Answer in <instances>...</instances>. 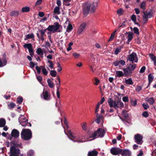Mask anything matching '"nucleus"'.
<instances>
[{"mask_svg":"<svg viewBox=\"0 0 156 156\" xmlns=\"http://www.w3.org/2000/svg\"><path fill=\"white\" fill-rule=\"evenodd\" d=\"M98 6V4L97 2H93L92 3H85L83 5V10L84 16H87L90 11L91 14L94 12L96 7Z\"/></svg>","mask_w":156,"mask_h":156,"instance_id":"nucleus-1","label":"nucleus"},{"mask_svg":"<svg viewBox=\"0 0 156 156\" xmlns=\"http://www.w3.org/2000/svg\"><path fill=\"white\" fill-rule=\"evenodd\" d=\"M11 145H13L10 148V153H11L9 156H19L20 154V150L19 149H16L18 144L14 140H12L10 142Z\"/></svg>","mask_w":156,"mask_h":156,"instance_id":"nucleus-2","label":"nucleus"},{"mask_svg":"<svg viewBox=\"0 0 156 156\" xmlns=\"http://www.w3.org/2000/svg\"><path fill=\"white\" fill-rule=\"evenodd\" d=\"M22 139L25 140H30L32 138V133L30 129H23L21 133Z\"/></svg>","mask_w":156,"mask_h":156,"instance_id":"nucleus-3","label":"nucleus"},{"mask_svg":"<svg viewBox=\"0 0 156 156\" xmlns=\"http://www.w3.org/2000/svg\"><path fill=\"white\" fill-rule=\"evenodd\" d=\"M65 125L67 129V134L65 132V133L67 135L69 139L75 142H77L78 143L83 142L81 139L80 140L79 139V136H76L73 135L71 131L68 129L69 127L68 124Z\"/></svg>","mask_w":156,"mask_h":156,"instance_id":"nucleus-4","label":"nucleus"},{"mask_svg":"<svg viewBox=\"0 0 156 156\" xmlns=\"http://www.w3.org/2000/svg\"><path fill=\"white\" fill-rule=\"evenodd\" d=\"M60 26V25L58 22H55L53 25L49 26L47 29L48 31L52 32V33H55L58 30Z\"/></svg>","mask_w":156,"mask_h":156,"instance_id":"nucleus-5","label":"nucleus"},{"mask_svg":"<svg viewBox=\"0 0 156 156\" xmlns=\"http://www.w3.org/2000/svg\"><path fill=\"white\" fill-rule=\"evenodd\" d=\"M127 59L131 61L132 63H137L138 61L137 55L135 52H133L131 54L128 55Z\"/></svg>","mask_w":156,"mask_h":156,"instance_id":"nucleus-6","label":"nucleus"},{"mask_svg":"<svg viewBox=\"0 0 156 156\" xmlns=\"http://www.w3.org/2000/svg\"><path fill=\"white\" fill-rule=\"evenodd\" d=\"M122 149L116 147H112L110 150L111 153L113 155H116L120 154Z\"/></svg>","mask_w":156,"mask_h":156,"instance_id":"nucleus-7","label":"nucleus"},{"mask_svg":"<svg viewBox=\"0 0 156 156\" xmlns=\"http://www.w3.org/2000/svg\"><path fill=\"white\" fill-rule=\"evenodd\" d=\"M122 69L123 71L125 76H131L132 75L133 72L130 70L129 68H122Z\"/></svg>","mask_w":156,"mask_h":156,"instance_id":"nucleus-8","label":"nucleus"},{"mask_svg":"<svg viewBox=\"0 0 156 156\" xmlns=\"http://www.w3.org/2000/svg\"><path fill=\"white\" fill-rule=\"evenodd\" d=\"M135 142L138 144H140L142 143L141 142L143 136L140 135L139 134H137L135 135L134 136Z\"/></svg>","mask_w":156,"mask_h":156,"instance_id":"nucleus-9","label":"nucleus"},{"mask_svg":"<svg viewBox=\"0 0 156 156\" xmlns=\"http://www.w3.org/2000/svg\"><path fill=\"white\" fill-rule=\"evenodd\" d=\"M122 156H131V152L128 149H122L120 154Z\"/></svg>","mask_w":156,"mask_h":156,"instance_id":"nucleus-10","label":"nucleus"},{"mask_svg":"<svg viewBox=\"0 0 156 156\" xmlns=\"http://www.w3.org/2000/svg\"><path fill=\"white\" fill-rule=\"evenodd\" d=\"M43 97L44 99L49 100L50 99V94L47 90L44 91L42 93Z\"/></svg>","mask_w":156,"mask_h":156,"instance_id":"nucleus-11","label":"nucleus"},{"mask_svg":"<svg viewBox=\"0 0 156 156\" xmlns=\"http://www.w3.org/2000/svg\"><path fill=\"white\" fill-rule=\"evenodd\" d=\"M19 132L16 129H14L12 130L11 133V136L12 137L15 138H18L19 136Z\"/></svg>","mask_w":156,"mask_h":156,"instance_id":"nucleus-12","label":"nucleus"},{"mask_svg":"<svg viewBox=\"0 0 156 156\" xmlns=\"http://www.w3.org/2000/svg\"><path fill=\"white\" fill-rule=\"evenodd\" d=\"M98 132V136L103 137L105 134V131L102 128H98L97 130Z\"/></svg>","mask_w":156,"mask_h":156,"instance_id":"nucleus-13","label":"nucleus"},{"mask_svg":"<svg viewBox=\"0 0 156 156\" xmlns=\"http://www.w3.org/2000/svg\"><path fill=\"white\" fill-rule=\"evenodd\" d=\"M144 15L143 17L145 18H150L152 16V12L151 10L149 11L147 13H146L144 12H143Z\"/></svg>","mask_w":156,"mask_h":156,"instance_id":"nucleus-14","label":"nucleus"},{"mask_svg":"<svg viewBox=\"0 0 156 156\" xmlns=\"http://www.w3.org/2000/svg\"><path fill=\"white\" fill-rule=\"evenodd\" d=\"M86 24L85 23H83L80 26L78 30V33L79 34H80L81 32L83 31L84 29L86 27Z\"/></svg>","mask_w":156,"mask_h":156,"instance_id":"nucleus-15","label":"nucleus"},{"mask_svg":"<svg viewBox=\"0 0 156 156\" xmlns=\"http://www.w3.org/2000/svg\"><path fill=\"white\" fill-rule=\"evenodd\" d=\"M148 84L147 87L146 88H147V87L150 85L151 83L152 82L153 80H154V77L153 74L151 73H150L148 76Z\"/></svg>","mask_w":156,"mask_h":156,"instance_id":"nucleus-16","label":"nucleus"},{"mask_svg":"<svg viewBox=\"0 0 156 156\" xmlns=\"http://www.w3.org/2000/svg\"><path fill=\"white\" fill-rule=\"evenodd\" d=\"M136 67V65L134 63H130L128 66L127 67L129 68L130 70L133 72V71L135 69Z\"/></svg>","mask_w":156,"mask_h":156,"instance_id":"nucleus-17","label":"nucleus"},{"mask_svg":"<svg viewBox=\"0 0 156 156\" xmlns=\"http://www.w3.org/2000/svg\"><path fill=\"white\" fill-rule=\"evenodd\" d=\"M98 152L95 150H93L88 152V156H97Z\"/></svg>","mask_w":156,"mask_h":156,"instance_id":"nucleus-18","label":"nucleus"},{"mask_svg":"<svg viewBox=\"0 0 156 156\" xmlns=\"http://www.w3.org/2000/svg\"><path fill=\"white\" fill-rule=\"evenodd\" d=\"M116 76L119 77L125 76L124 72L121 71H116Z\"/></svg>","mask_w":156,"mask_h":156,"instance_id":"nucleus-19","label":"nucleus"},{"mask_svg":"<svg viewBox=\"0 0 156 156\" xmlns=\"http://www.w3.org/2000/svg\"><path fill=\"white\" fill-rule=\"evenodd\" d=\"M2 61L3 62H2V60L0 58V67L5 66L7 63V61L5 58H3Z\"/></svg>","mask_w":156,"mask_h":156,"instance_id":"nucleus-20","label":"nucleus"},{"mask_svg":"<svg viewBox=\"0 0 156 156\" xmlns=\"http://www.w3.org/2000/svg\"><path fill=\"white\" fill-rule=\"evenodd\" d=\"M120 101L119 100H117L114 101V108L115 109H117V108H119V105L120 102Z\"/></svg>","mask_w":156,"mask_h":156,"instance_id":"nucleus-21","label":"nucleus"},{"mask_svg":"<svg viewBox=\"0 0 156 156\" xmlns=\"http://www.w3.org/2000/svg\"><path fill=\"white\" fill-rule=\"evenodd\" d=\"M7 105L8 108L10 110H12L16 106V104L12 102L8 103Z\"/></svg>","mask_w":156,"mask_h":156,"instance_id":"nucleus-22","label":"nucleus"},{"mask_svg":"<svg viewBox=\"0 0 156 156\" xmlns=\"http://www.w3.org/2000/svg\"><path fill=\"white\" fill-rule=\"evenodd\" d=\"M146 101L148 102L151 105H153L154 103L155 102V101L152 97L147 98H146Z\"/></svg>","mask_w":156,"mask_h":156,"instance_id":"nucleus-23","label":"nucleus"},{"mask_svg":"<svg viewBox=\"0 0 156 156\" xmlns=\"http://www.w3.org/2000/svg\"><path fill=\"white\" fill-rule=\"evenodd\" d=\"M34 36L33 33L31 34H28L25 35V37L24 38V40H27L28 39L30 38H34Z\"/></svg>","mask_w":156,"mask_h":156,"instance_id":"nucleus-24","label":"nucleus"},{"mask_svg":"<svg viewBox=\"0 0 156 156\" xmlns=\"http://www.w3.org/2000/svg\"><path fill=\"white\" fill-rule=\"evenodd\" d=\"M19 15V12L17 11H13L11 12L10 13V16H12L16 17Z\"/></svg>","mask_w":156,"mask_h":156,"instance_id":"nucleus-25","label":"nucleus"},{"mask_svg":"<svg viewBox=\"0 0 156 156\" xmlns=\"http://www.w3.org/2000/svg\"><path fill=\"white\" fill-rule=\"evenodd\" d=\"M149 55L152 60L153 61L154 65L156 66V57L153 54H150Z\"/></svg>","mask_w":156,"mask_h":156,"instance_id":"nucleus-26","label":"nucleus"},{"mask_svg":"<svg viewBox=\"0 0 156 156\" xmlns=\"http://www.w3.org/2000/svg\"><path fill=\"white\" fill-rule=\"evenodd\" d=\"M108 103L110 107H114V101L111 98H109L108 99Z\"/></svg>","mask_w":156,"mask_h":156,"instance_id":"nucleus-27","label":"nucleus"},{"mask_svg":"<svg viewBox=\"0 0 156 156\" xmlns=\"http://www.w3.org/2000/svg\"><path fill=\"white\" fill-rule=\"evenodd\" d=\"M6 123L5 120L3 119H0V127H2L5 126Z\"/></svg>","mask_w":156,"mask_h":156,"instance_id":"nucleus-28","label":"nucleus"},{"mask_svg":"<svg viewBox=\"0 0 156 156\" xmlns=\"http://www.w3.org/2000/svg\"><path fill=\"white\" fill-rule=\"evenodd\" d=\"M125 83L127 85H131L133 84L131 78H129L128 79H126L125 81Z\"/></svg>","mask_w":156,"mask_h":156,"instance_id":"nucleus-29","label":"nucleus"},{"mask_svg":"<svg viewBox=\"0 0 156 156\" xmlns=\"http://www.w3.org/2000/svg\"><path fill=\"white\" fill-rule=\"evenodd\" d=\"M53 12L55 14H57L58 15L60 14V12L59 7L58 6L55 7L54 9Z\"/></svg>","mask_w":156,"mask_h":156,"instance_id":"nucleus-30","label":"nucleus"},{"mask_svg":"<svg viewBox=\"0 0 156 156\" xmlns=\"http://www.w3.org/2000/svg\"><path fill=\"white\" fill-rule=\"evenodd\" d=\"M36 52L38 55L40 56H42L43 55V52L41 48H39L37 49Z\"/></svg>","mask_w":156,"mask_h":156,"instance_id":"nucleus-31","label":"nucleus"},{"mask_svg":"<svg viewBox=\"0 0 156 156\" xmlns=\"http://www.w3.org/2000/svg\"><path fill=\"white\" fill-rule=\"evenodd\" d=\"M47 81L48 85L50 88H52L54 87V83L51 81V79L49 78L48 79Z\"/></svg>","mask_w":156,"mask_h":156,"instance_id":"nucleus-32","label":"nucleus"},{"mask_svg":"<svg viewBox=\"0 0 156 156\" xmlns=\"http://www.w3.org/2000/svg\"><path fill=\"white\" fill-rule=\"evenodd\" d=\"M27 120H26L24 121H20L19 119V122L23 126L25 127L26 126L27 123Z\"/></svg>","mask_w":156,"mask_h":156,"instance_id":"nucleus-33","label":"nucleus"},{"mask_svg":"<svg viewBox=\"0 0 156 156\" xmlns=\"http://www.w3.org/2000/svg\"><path fill=\"white\" fill-rule=\"evenodd\" d=\"M40 67H41V68H43L42 70V72L43 74L45 76L47 75L48 73V72L47 70L45 68L44 66H40Z\"/></svg>","mask_w":156,"mask_h":156,"instance_id":"nucleus-34","label":"nucleus"},{"mask_svg":"<svg viewBox=\"0 0 156 156\" xmlns=\"http://www.w3.org/2000/svg\"><path fill=\"white\" fill-rule=\"evenodd\" d=\"M122 114L123 117L125 118H128V114L126 110H123L122 112Z\"/></svg>","mask_w":156,"mask_h":156,"instance_id":"nucleus-35","label":"nucleus"},{"mask_svg":"<svg viewBox=\"0 0 156 156\" xmlns=\"http://www.w3.org/2000/svg\"><path fill=\"white\" fill-rule=\"evenodd\" d=\"M133 34L131 32H129V34L127 36V38L129 41H131L133 38Z\"/></svg>","mask_w":156,"mask_h":156,"instance_id":"nucleus-36","label":"nucleus"},{"mask_svg":"<svg viewBox=\"0 0 156 156\" xmlns=\"http://www.w3.org/2000/svg\"><path fill=\"white\" fill-rule=\"evenodd\" d=\"M30 10V8L29 7H23L22 9V12H27L29 11Z\"/></svg>","mask_w":156,"mask_h":156,"instance_id":"nucleus-37","label":"nucleus"},{"mask_svg":"<svg viewBox=\"0 0 156 156\" xmlns=\"http://www.w3.org/2000/svg\"><path fill=\"white\" fill-rule=\"evenodd\" d=\"M23 47L25 48H27L29 50L32 47V45L31 43L26 44L23 45Z\"/></svg>","mask_w":156,"mask_h":156,"instance_id":"nucleus-38","label":"nucleus"},{"mask_svg":"<svg viewBox=\"0 0 156 156\" xmlns=\"http://www.w3.org/2000/svg\"><path fill=\"white\" fill-rule=\"evenodd\" d=\"M50 75L52 77H55L57 75V72L55 70H51L50 71Z\"/></svg>","mask_w":156,"mask_h":156,"instance_id":"nucleus-39","label":"nucleus"},{"mask_svg":"<svg viewBox=\"0 0 156 156\" xmlns=\"http://www.w3.org/2000/svg\"><path fill=\"white\" fill-rule=\"evenodd\" d=\"M73 29V26L71 23H69L67 27L66 31L69 32L71 31Z\"/></svg>","mask_w":156,"mask_h":156,"instance_id":"nucleus-40","label":"nucleus"},{"mask_svg":"<svg viewBox=\"0 0 156 156\" xmlns=\"http://www.w3.org/2000/svg\"><path fill=\"white\" fill-rule=\"evenodd\" d=\"M145 2L143 1L142 2L140 5V8L143 10H145L146 9L145 5H146Z\"/></svg>","mask_w":156,"mask_h":156,"instance_id":"nucleus-41","label":"nucleus"},{"mask_svg":"<svg viewBox=\"0 0 156 156\" xmlns=\"http://www.w3.org/2000/svg\"><path fill=\"white\" fill-rule=\"evenodd\" d=\"M98 132L97 131H95L94 133L92 134L91 136H90V138H93L94 139H95L96 138V136L98 135Z\"/></svg>","mask_w":156,"mask_h":156,"instance_id":"nucleus-42","label":"nucleus"},{"mask_svg":"<svg viewBox=\"0 0 156 156\" xmlns=\"http://www.w3.org/2000/svg\"><path fill=\"white\" fill-rule=\"evenodd\" d=\"M122 48V46L120 47L119 48H116L115 51V54L116 55L118 54V53L121 51V49Z\"/></svg>","mask_w":156,"mask_h":156,"instance_id":"nucleus-43","label":"nucleus"},{"mask_svg":"<svg viewBox=\"0 0 156 156\" xmlns=\"http://www.w3.org/2000/svg\"><path fill=\"white\" fill-rule=\"evenodd\" d=\"M23 101V98L21 96H19L17 98V103L19 104H21L22 103Z\"/></svg>","mask_w":156,"mask_h":156,"instance_id":"nucleus-44","label":"nucleus"},{"mask_svg":"<svg viewBox=\"0 0 156 156\" xmlns=\"http://www.w3.org/2000/svg\"><path fill=\"white\" fill-rule=\"evenodd\" d=\"M57 79L58 81V83H56V87H57V90H59V88L60 87V85H61V83H60V79L58 77Z\"/></svg>","mask_w":156,"mask_h":156,"instance_id":"nucleus-45","label":"nucleus"},{"mask_svg":"<svg viewBox=\"0 0 156 156\" xmlns=\"http://www.w3.org/2000/svg\"><path fill=\"white\" fill-rule=\"evenodd\" d=\"M133 30L134 31V33L138 35H139V30L136 27H134L133 29Z\"/></svg>","mask_w":156,"mask_h":156,"instance_id":"nucleus-46","label":"nucleus"},{"mask_svg":"<svg viewBox=\"0 0 156 156\" xmlns=\"http://www.w3.org/2000/svg\"><path fill=\"white\" fill-rule=\"evenodd\" d=\"M130 101L132 105L135 106L137 104L136 100L134 101L133 99H131Z\"/></svg>","mask_w":156,"mask_h":156,"instance_id":"nucleus-47","label":"nucleus"},{"mask_svg":"<svg viewBox=\"0 0 156 156\" xmlns=\"http://www.w3.org/2000/svg\"><path fill=\"white\" fill-rule=\"evenodd\" d=\"M34 151L33 150H30L27 153V156H33L34 154Z\"/></svg>","mask_w":156,"mask_h":156,"instance_id":"nucleus-48","label":"nucleus"},{"mask_svg":"<svg viewBox=\"0 0 156 156\" xmlns=\"http://www.w3.org/2000/svg\"><path fill=\"white\" fill-rule=\"evenodd\" d=\"M48 62L50 64L49 67L51 69H53L54 68V64L50 60H48Z\"/></svg>","mask_w":156,"mask_h":156,"instance_id":"nucleus-49","label":"nucleus"},{"mask_svg":"<svg viewBox=\"0 0 156 156\" xmlns=\"http://www.w3.org/2000/svg\"><path fill=\"white\" fill-rule=\"evenodd\" d=\"M73 55L75 58H78L80 56V54L77 52H74L73 53Z\"/></svg>","mask_w":156,"mask_h":156,"instance_id":"nucleus-50","label":"nucleus"},{"mask_svg":"<svg viewBox=\"0 0 156 156\" xmlns=\"http://www.w3.org/2000/svg\"><path fill=\"white\" fill-rule=\"evenodd\" d=\"M57 67L58 68L57 69V71L58 72H60L62 70L61 66L60 64L58 62H57Z\"/></svg>","mask_w":156,"mask_h":156,"instance_id":"nucleus-51","label":"nucleus"},{"mask_svg":"<svg viewBox=\"0 0 156 156\" xmlns=\"http://www.w3.org/2000/svg\"><path fill=\"white\" fill-rule=\"evenodd\" d=\"M142 115L144 117L147 118L149 116V114L147 112L145 111L143 112Z\"/></svg>","mask_w":156,"mask_h":156,"instance_id":"nucleus-52","label":"nucleus"},{"mask_svg":"<svg viewBox=\"0 0 156 156\" xmlns=\"http://www.w3.org/2000/svg\"><path fill=\"white\" fill-rule=\"evenodd\" d=\"M142 90V87L140 86H137L135 90L136 91L139 92Z\"/></svg>","mask_w":156,"mask_h":156,"instance_id":"nucleus-53","label":"nucleus"},{"mask_svg":"<svg viewBox=\"0 0 156 156\" xmlns=\"http://www.w3.org/2000/svg\"><path fill=\"white\" fill-rule=\"evenodd\" d=\"M82 128L84 130H87V128L86 126V122L83 123L81 125Z\"/></svg>","mask_w":156,"mask_h":156,"instance_id":"nucleus-54","label":"nucleus"},{"mask_svg":"<svg viewBox=\"0 0 156 156\" xmlns=\"http://www.w3.org/2000/svg\"><path fill=\"white\" fill-rule=\"evenodd\" d=\"M142 106L145 110H147L149 107V106L147 104L143 103L142 104Z\"/></svg>","mask_w":156,"mask_h":156,"instance_id":"nucleus-55","label":"nucleus"},{"mask_svg":"<svg viewBox=\"0 0 156 156\" xmlns=\"http://www.w3.org/2000/svg\"><path fill=\"white\" fill-rule=\"evenodd\" d=\"M100 105L99 104V102H98V104L96 106V109L95 111V113H97L98 112L99 108Z\"/></svg>","mask_w":156,"mask_h":156,"instance_id":"nucleus-56","label":"nucleus"},{"mask_svg":"<svg viewBox=\"0 0 156 156\" xmlns=\"http://www.w3.org/2000/svg\"><path fill=\"white\" fill-rule=\"evenodd\" d=\"M113 64L115 66H118L119 64V60H116L113 62Z\"/></svg>","mask_w":156,"mask_h":156,"instance_id":"nucleus-57","label":"nucleus"},{"mask_svg":"<svg viewBox=\"0 0 156 156\" xmlns=\"http://www.w3.org/2000/svg\"><path fill=\"white\" fill-rule=\"evenodd\" d=\"M145 69H146V67L145 66H143L140 69V72L141 73H144L145 72Z\"/></svg>","mask_w":156,"mask_h":156,"instance_id":"nucleus-58","label":"nucleus"},{"mask_svg":"<svg viewBox=\"0 0 156 156\" xmlns=\"http://www.w3.org/2000/svg\"><path fill=\"white\" fill-rule=\"evenodd\" d=\"M131 19L133 22L136 21V15H133L131 16Z\"/></svg>","mask_w":156,"mask_h":156,"instance_id":"nucleus-59","label":"nucleus"},{"mask_svg":"<svg viewBox=\"0 0 156 156\" xmlns=\"http://www.w3.org/2000/svg\"><path fill=\"white\" fill-rule=\"evenodd\" d=\"M119 64H121L122 66H123L125 65V62L123 60H121L119 61Z\"/></svg>","mask_w":156,"mask_h":156,"instance_id":"nucleus-60","label":"nucleus"},{"mask_svg":"<svg viewBox=\"0 0 156 156\" xmlns=\"http://www.w3.org/2000/svg\"><path fill=\"white\" fill-rule=\"evenodd\" d=\"M122 100L124 102H128L129 101V98L127 97H124L122 98Z\"/></svg>","mask_w":156,"mask_h":156,"instance_id":"nucleus-61","label":"nucleus"},{"mask_svg":"<svg viewBox=\"0 0 156 156\" xmlns=\"http://www.w3.org/2000/svg\"><path fill=\"white\" fill-rule=\"evenodd\" d=\"M126 22L125 21H123L122 23V24L119 27V28H120V27H122V28H124L125 27H126Z\"/></svg>","mask_w":156,"mask_h":156,"instance_id":"nucleus-62","label":"nucleus"},{"mask_svg":"<svg viewBox=\"0 0 156 156\" xmlns=\"http://www.w3.org/2000/svg\"><path fill=\"white\" fill-rule=\"evenodd\" d=\"M37 78L38 81L40 82H41L42 80V77L41 76H38L37 77Z\"/></svg>","mask_w":156,"mask_h":156,"instance_id":"nucleus-63","label":"nucleus"},{"mask_svg":"<svg viewBox=\"0 0 156 156\" xmlns=\"http://www.w3.org/2000/svg\"><path fill=\"white\" fill-rule=\"evenodd\" d=\"M40 68H41V67H40H40H39L38 66H36V69L37 70V73L38 74H39L41 72Z\"/></svg>","mask_w":156,"mask_h":156,"instance_id":"nucleus-64","label":"nucleus"}]
</instances>
